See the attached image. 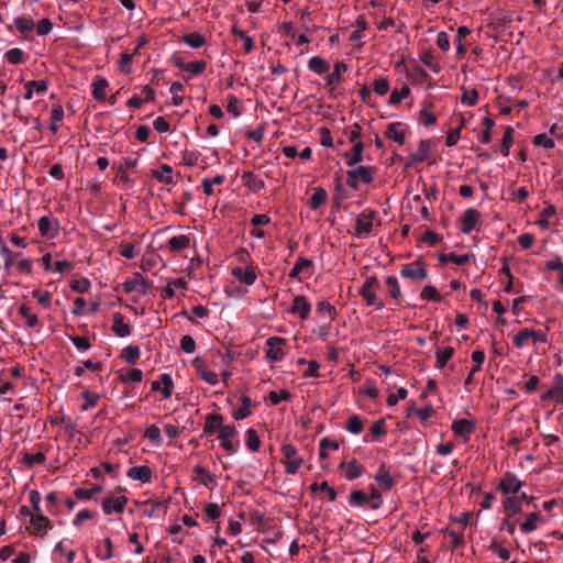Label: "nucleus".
I'll use <instances>...</instances> for the list:
<instances>
[{
    "mask_svg": "<svg viewBox=\"0 0 563 563\" xmlns=\"http://www.w3.org/2000/svg\"><path fill=\"white\" fill-rule=\"evenodd\" d=\"M454 354V349L452 346H446L444 349H438L435 351V358H437V362H435V367L438 369H442L448 361L453 356Z\"/></svg>",
    "mask_w": 563,
    "mask_h": 563,
    "instance_id": "nucleus-31",
    "label": "nucleus"
},
{
    "mask_svg": "<svg viewBox=\"0 0 563 563\" xmlns=\"http://www.w3.org/2000/svg\"><path fill=\"white\" fill-rule=\"evenodd\" d=\"M376 216L377 212L375 210L361 212L355 219L354 235L362 238L363 235L369 234L373 229L372 222Z\"/></svg>",
    "mask_w": 563,
    "mask_h": 563,
    "instance_id": "nucleus-4",
    "label": "nucleus"
},
{
    "mask_svg": "<svg viewBox=\"0 0 563 563\" xmlns=\"http://www.w3.org/2000/svg\"><path fill=\"white\" fill-rule=\"evenodd\" d=\"M534 334H536V330H533V329L525 328V329L520 330L514 336L515 346L518 349H522L526 345V343L528 342V340H530L531 336Z\"/></svg>",
    "mask_w": 563,
    "mask_h": 563,
    "instance_id": "nucleus-40",
    "label": "nucleus"
},
{
    "mask_svg": "<svg viewBox=\"0 0 563 563\" xmlns=\"http://www.w3.org/2000/svg\"><path fill=\"white\" fill-rule=\"evenodd\" d=\"M282 454L285 462V472L288 475H295L303 463V460L297 455V449L290 443H286L282 446Z\"/></svg>",
    "mask_w": 563,
    "mask_h": 563,
    "instance_id": "nucleus-1",
    "label": "nucleus"
},
{
    "mask_svg": "<svg viewBox=\"0 0 563 563\" xmlns=\"http://www.w3.org/2000/svg\"><path fill=\"white\" fill-rule=\"evenodd\" d=\"M504 508L507 514V517H515L516 515L522 511V505L520 504L519 498L507 497L504 501Z\"/></svg>",
    "mask_w": 563,
    "mask_h": 563,
    "instance_id": "nucleus-34",
    "label": "nucleus"
},
{
    "mask_svg": "<svg viewBox=\"0 0 563 563\" xmlns=\"http://www.w3.org/2000/svg\"><path fill=\"white\" fill-rule=\"evenodd\" d=\"M232 275L242 284L252 286L256 282L255 267L249 266L245 269L242 267L232 268Z\"/></svg>",
    "mask_w": 563,
    "mask_h": 563,
    "instance_id": "nucleus-14",
    "label": "nucleus"
},
{
    "mask_svg": "<svg viewBox=\"0 0 563 563\" xmlns=\"http://www.w3.org/2000/svg\"><path fill=\"white\" fill-rule=\"evenodd\" d=\"M190 244V239L185 235H176L168 240V247L172 252H180L187 249Z\"/></svg>",
    "mask_w": 563,
    "mask_h": 563,
    "instance_id": "nucleus-29",
    "label": "nucleus"
},
{
    "mask_svg": "<svg viewBox=\"0 0 563 563\" xmlns=\"http://www.w3.org/2000/svg\"><path fill=\"white\" fill-rule=\"evenodd\" d=\"M64 119V109L60 104H54L51 112L52 123L49 125V130L53 133H57L59 128V122Z\"/></svg>",
    "mask_w": 563,
    "mask_h": 563,
    "instance_id": "nucleus-36",
    "label": "nucleus"
},
{
    "mask_svg": "<svg viewBox=\"0 0 563 563\" xmlns=\"http://www.w3.org/2000/svg\"><path fill=\"white\" fill-rule=\"evenodd\" d=\"M541 520V515L538 511L531 512L527 516L526 520L520 525V529L523 533H530L538 527V522Z\"/></svg>",
    "mask_w": 563,
    "mask_h": 563,
    "instance_id": "nucleus-32",
    "label": "nucleus"
},
{
    "mask_svg": "<svg viewBox=\"0 0 563 563\" xmlns=\"http://www.w3.org/2000/svg\"><path fill=\"white\" fill-rule=\"evenodd\" d=\"M556 212V208L553 205H548L547 208L541 212V219L538 221V224L542 229H547L549 227V217L554 216Z\"/></svg>",
    "mask_w": 563,
    "mask_h": 563,
    "instance_id": "nucleus-63",
    "label": "nucleus"
},
{
    "mask_svg": "<svg viewBox=\"0 0 563 563\" xmlns=\"http://www.w3.org/2000/svg\"><path fill=\"white\" fill-rule=\"evenodd\" d=\"M476 428V421L468 419H456L452 422L451 429L452 431L459 435L463 437L466 440L474 432Z\"/></svg>",
    "mask_w": 563,
    "mask_h": 563,
    "instance_id": "nucleus-8",
    "label": "nucleus"
},
{
    "mask_svg": "<svg viewBox=\"0 0 563 563\" xmlns=\"http://www.w3.org/2000/svg\"><path fill=\"white\" fill-rule=\"evenodd\" d=\"M523 486V482L519 481L517 476L511 473L507 472L501 481L499 482L497 488L504 494H517L520 488Z\"/></svg>",
    "mask_w": 563,
    "mask_h": 563,
    "instance_id": "nucleus-6",
    "label": "nucleus"
},
{
    "mask_svg": "<svg viewBox=\"0 0 563 563\" xmlns=\"http://www.w3.org/2000/svg\"><path fill=\"white\" fill-rule=\"evenodd\" d=\"M111 330L119 338H125L130 335L131 328L128 323L124 322V316L121 312L113 313V324Z\"/></svg>",
    "mask_w": 563,
    "mask_h": 563,
    "instance_id": "nucleus-19",
    "label": "nucleus"
},
{
    "mask_svg": "<svg viewBox=\"0 0 563 563\" xmlns=\"http://www.w3.org/2000/svg\"><path fill=\"white\" fill-rule=\"evenodd\" d=\"M81 397L85 399V404L81 405L82 411H87L93 406H96L97 401L100 399L99 394L89 390H84L81 393Z\"/></svg>",
    "mask_w": 563,
    "mask_h": 563,
    "instance_id": "nucleus-54",
    "label": "nucleus"
},
{
    "mask_svg": "<svg viewBox=\"0 0 563 563\" xmlns=\"http://www.w3.org/2000/svg\"><path fill=\"white\" fill-rule=\"evenodd\" d=\"M346 70H347L346 64L341 63V62L336 63L334 65L333 73L329 74L325 77L327 86L334 87V86L339 85L342 81L341 73L346 71Z\"/></svg>",
    "mask_w": 563,
    "mask_h": 563,
    "instance_id": "nucleus-27",
    "label": "nucleus"
},
{
    "mask_svg": "<svg viewBox=\"0 0 563 563\" xmlns=\"http://www.w3.org/2000/svg\"><path fill=\"white\" fill-rule=\"evenodd\" d=\"M286 343V340L280 336H269L266 340V345L268 346L266 351V358L269 362H280L285 357V351L283 345Z\"/></svg>",
    "mask_w": 563,
    "mask_h": 563,
    "instance_id": "nucleus-5",
    "label": "nucleus"
},
{
    "mask_svg": "<svg viewBox=\"0 0 563 563\" xmlns=\"http://www.w3.org/2000/svg\"><path fill=\"white\" fill-rule=\"evenodd\" d=\"M183 41L192 48H200L206 44V37L198 32L185 34Z\"/></svg>",
    "mask_w": 563,
    "mask_h": 563,
    "instance_id": "nucleus-39",
    "label": "nucleus"
},
{
    "mask_svg": "<svg viewBox=\"0 0 563 563\" xmlns=\"http://www.w3.org/2000/svg\"><path fill=\"white\" fill-rule=\"evenodd\" d=\"M29 500L31 504V510L33 511L32 515L33 514H43V510L41 508L42 497H41V494L38 490H36V489L30 490Z\"/></svg>",
    "mask_w": 563,
    "mask_h": 563,
    "instance_id": "nucleus-58",
    "label": "nucleus"
},
{
    "mask_svg": "<svg viewBox=\"0 0 563 563\" xmlns=\"http://www.w3.org/2000/svg\"><path fill=\"white\" fill-rule=\"evenodd\" d=\"M141 350L137 345H128L122 351V357L129 364H135L137 360L140 358Z\"/></svg>",
    "mask_w": 563,
    "mask_h": 563,
    "instance_id": "nucleus-45",
    "label": "nucleus"
},
{
    "mask_svg": "<svg viewBox=\"0 0 563 563\" xmlns=\"http://www.w3.org/2000/svg\"><path fill=\"white\" fill-rule=\"evenodd\" d=\"M14 24L19 32L23 34L33 31V29L35 27V23L33 19L30 16H19L15 19Z\"/></svg>",
    "mask_w": 563,
    "mask_h": 563,
    "instance_id": "nucleus-48",
    "label": "nucleus"
},
{
    "mask_svg": "<svg viewBox=\"0 0 563 563\" xmlns=\"http://www.w3.org/2000/svg\"><path fill=\"white\" fill-rule=\"evenodd\" d=\"M479 217L481 213L475 208L466 209L461 218V231L465 234H470L472 230H474V228L476 227Z\"/></svg>",
    "mask_w": 563,
    "mask_h": 563,
    "instance_id": "nucleus-11",
    "label": "nucleus"
},
{
    "mask_svg": "<svg viewBox=\"0 0 563 563\" xmlns=\"http://www.w3.org/2000/svg\"><path fill=\"white\" fill-rule=\"evenodd\" d=\"M369 432H371L372 439H368L367 437H365L364 442L373 441L376 438H379V437L386 434L387 431H386V427H385V420L379 419V420L375 421L372 424Z\"/></svg>",
    "mask_w": 563,
    "mask_h": 563,
    "instance_id": "nucleus-47",
    "label": "nucleus"
},
{
    "mask_svg": "<svg viewBox=\"0 0 563 563\" xmlns=\"http://www.w3.org/2000/svg\"><path fill=\"white\" fill-rule=\"evenodd\" d=\"M431 150V141L430 140H421L419 142V147L417 153L411 155V161L413 163H422L427 161L430 156Z\"/></svg>",
    "mask_w": 563,
    "mask_h": 563,
    "instance_id": "nucleus-24",
    "label": "nucleus"
},
{
    "mask_svg": "<svg viewBox=\"0 0 563 563\" xmlns=\"http://www.w3.org/2000/svg\"><path fill=\"white\" fill-rule=\"evenodd\" d=\"M364 143L362 141H357L354 143L353 147L343 154L345 163L349 167H354L357 164L364 161Z\"/></svg>",
    "mask_w": 563,
    "mask_h": 563,
    "instance_id": "nucleus-9",
    "label": "nucleus"
},
{
    "mask_svg": "<svg viewBox=\"0 0 563 563\" xmlns=\"http://www.w3.org/2000/svg\"><path fill=\"white\" fill-rule=\"evenodd\" d=\"M512 135H514L512 128L511 126H506L505 128L504 136L501 139V143H500V152H501V154L505 157L509 155L510 146L514 143V136Z\"/></svg>",
    "mask_w": 563,
    "mask_h": 563,
    "instance_id": "nucleus-43",
    "label": "nucleus"
},
{
    "mask_svg": "<svg viewBox=\"0 0 563 563\" xmlns=\"http://www.w3.org/2000/svg\"><path fill=\"white\" fill-rule=\"evenodd\" d=\"M385 282L388 287L389 296L395 300L399 299L401 296V291L397 278L394 276H387Z\"/></svg>",
    "mask_w": 563,
    "mask_h": 563,
    "instance_id": "nucleus-56",
    "label": "nucleus"
},
{
    "mask_svg": "<svg viewBox=\"0 0 563 563\" xmlns=\"http://www.w3.org/2000/svg\"><path fill=\"white\" fill-rule=\"evenodd\" d=\"M184 90V85L181 82L175 81L170 85L169 91L173 95V104L180 106L184 98L178 93Z\"/></svg>",
    "mask_w": 563,
    "mask_h": 563,
    "instance_id": "nucleus-64",
    "label": "nucleus"
},
{
    "mask_svg": "<svg viewBox=\"0 0 563 563\" xmlns=\"http://www.w3.org/2000/svg\"><path fill=\"white\" fill-rule=\"evenodd\" d=\"M353 176L356 177V180H360L364 184H372L374 181L375 174L377 168L375 166H358L349 169Z\"/></svg>",
    "mask_w": 563,
    "mask_h": 563,
    "instance_id": "nucleus-15",
    "label": "nucleus"
},
{
    "mask_svg": "<svg viewBox=\"0 0 563 563\" xmlns=\"http://www.w3.org/2000/svg\"><path fill=\"white\" fill-rule=\"evenodd\" d=\"M328 198V192L323 187H317L309 199V206L312 210L319 209L323 203H325Z\"/></svg>",
    "mask_w": 563,
    "mask_h": 563,
    "instance_id": "nucleus-26",
    "label": "nucleus"
},
{
    "mask_svg": "<svg viewBox=\"0 0 563 563\" xmlns=\"http://www.w3.org/2000/svg\"><path fill=\"white\" fill-rule=\"evenodd\" d=\"M27 529L32 536L45 537L53 529V523L44 514H33Z\"/></svg>",
    "mask_w": 563,
    "mask_h": 563,
    "instance_id": "nucleus-3",
    "label": "nucleus"
},
{
    "mask_svg": "<svg viewBox=\"0 0 563 563\" xmlns=\"http://www.w3.org/2000/svg\"><path fill=\"white\" fill-rule=\"evenodd\" d=\"M400 276L412 280H424L428 277L426 263L422 260H417L401 266Z\"/></svg>",
    "mask_w": 563,
    "mask_h": 563,
    "instance_id": "nucleus-2",
    "label": "nucleus"
},
{
    "mask_svg": "<svg viewBox=\"0 0 563 563\" xmlns=\"http://www.w3.org/2000/svg\"><path fill=\"white\" fill-rule=\"evenodd\" d=\"M143 377V373L139 368H131L126 374L120 375V380L122 383H131V382H141Z\"/></svg>",
    "mask_w": 563,
    "mask_h": 563,
    "instance_id": "nucleus-62",
    "label": "nucleus"
},
{
    "mask_svg": "<svg viewBox=\"0 0 563 563\" xmlns=\"http://www.w3.org/2000/svg\"><path fill=\"white\" fill-rule=\"evenodd\" d=\"M347 192L346 190L344 189L342 183H341V178L338 176L335 178V194L333 196V202H332V209L333 210H339L340 209V206H341V202L345 199H347Z\"/></svg>",
    "mask_w": 563,
    "mask_h": 563,
    "instance_id": "nucleus-30",
    "label": "nucleus"
},
{
    "mask_svg": "<svg viewBox=\"0 0 563 563\" xmlns=\"http://www.w3.org/2000/svg\"><path fill=\"white\" fill-rule=\"evenodd\" d=\"M19 313L25 319L26 325L34 328L38 324V318L35 313L31 312V308L26 305H22L19 308Z\"/></svg>",
    "mask_w": 563,
    "mask_h": 563,
    "instance_id": "nucleus-51",
    "label": "nucleus"
},
{
    "mask_svg": "<svg viewBox=\"0 0 563 563\" xmlns=\"http://www.w3.org/2000/svg\"><path fill=\"white\" fill-rule=\"evenodd\" d=\"M374 481L382 485L386 490H390L395 485V481L386 470L385 464L379 465L378 472L374 476Z\"/></svg>",
    "mask_w": 563,
    "mask_h": 563,
    "instance_id": "nucleus-21",
    "label": "nucleus"
},
{
    "mask_svg": "<svg viewBox=\"0 0 563 563\" xmlns=\"http://www.w3.org/2000/svg\"><path fill=\"white\" fill-rule=\"evenodd\" d=\"M194 367L197 369L199 376L208 384L214 386L219 383L218 374L207 368L205 362L200 357L192 361Z\"/></svg>",
    "mask_w": 563,
    "mask_h": 563,
    "instance_id": "nucleus-13",
    "label": "nucleus"
},
{
    "mask_svg": "<svg viewBox=\"0 0 563 563\" xmlns=\"http://www.w3.org/2000/svg\"><path fill=\"white\" fill-rule=\"evenodd\" d=\"M246 446L251 452H257L261 448V439L252 428L246 430Z\"/></svg>",
    "mask_w": 563,
    "mask_h": 563,
    "instance_id": "nucleus-46",
    "label": "nucleus"
},
{
    "mask_svg": "<svg viewBox=\"0 0 563 563\" xmlns=\"http://www.w3.org/2000/svg\"><path fill=\"white\" fill-rule=\"evenodd\" d=\"M340 467L346 468L345 477L349 481L358 478L364 472V467L356 460H352L349 463L342 462Z\"/></svg>",
    "mask_w": 563,
    "mask_h": 563,
    "instance_id": "nucleus-23",
    "label": "nucleus"
},
{
    "mask_svg": "<svg viewBox=\"0 0 563 563\" xmlns=\"http://www.w3.org/2000/svg\"><path fill=\"white\" fill-rule=\"evenodd\" d=\"M310 310L311 305L307 298L299 295L294 298L289 312L299 314L302 320H306L309 317Z\"/></svg>",
    "mask_w": 563,
    "mask_h": 563,
    "instance_id": "nucleus-12",
    "label": "nucleus"
},
{
    "mask_svg": "<svg viewBox=\"0 0 563 563\" xmlns=\"http://www.w3.org/2000/svg\"><path fill=\"white\" fill-rule=\"evenodd\" d=\"M141 284H145V279L140 273H135L133 278H129L122 284V287L126 294H130L140 291Z\"/></svg>",
    "mask_w": 563,
    "mask_h": 563,
    "instance_id": "nucleus-35",
    "label": "nucleus"
},
{
    "mask_svg": "<svg viewBox=\"0 0 563 563\" xmlns=\"http://www.w3.org/2000/svg\"><path fill=\"white\" fill-rule=\"evenodd\" d=\"M25 93H24V99L25 100H31L33 98V89H36V93L38 95H42V93H45L48 89V82L47 80H31V81H27L25 85Z\"/></svg>",
    "mask_w": 563,
    "mask_h": 563,
    "instance_id": "nucleus-22",
    "label": "nucleus"
},
{
    "mask_svg": "<svg viewBox=\"0 0 563 563\" xmlns=\"http://www.w3.org/2000/svg\"><path fill=\"white\" fill-rule=\"evenodd\" d=\"M312 266V261L306 257H299L295 263L294 267L289 272V278H297L299 274L305 269Z\"/></svg>",
    "mask_w": 563,
    "mask_h": 563,
    "instance_id": "nucleus-50",
    "label": "nucleus"
},
{
    "mask_svg": "<svg viewBox=\"0 0 563 563\" xmlns=\"http://www.w3.org/2000/svg\"><path fill=\"white\" fill-rule=\"evenodd\" d=\"M291 397L290 391L287 389H282L279 393L272 390L268 394V399L273 405H278L282 400L289 401Z\"/></svg>",
    "mask_w": 563,
    "mask_h": 563,
    "instance_id": "nucleus-60",
    "label": "nucleus"
},
{
    "mask_svg": "<svg viewBox=\"0 0 563 563\" xmlns=\"http://www.w3.org/2000/svg\"><path fill=\"white\" fill-rule=\"evenodd\" d=\"M161 382L164 385V387L162 389L163 397L165 399L170 398L172 394H173V388H174V383H173L172 376L167 373H164L161 375Z\"/></svg>",
    "mask_w": 563,
    "mask_h": 563,
    "instance_id": "nucleus-59",
    "label": "nucleus"
},
{
    "mask_svg": "<svg viewBox=\"0 0 563 563\" xmlns=\"http://www.w3.org/2000/svg\"><path fill=\"white\" fill-rule=\"evenodd\" d=\"M90 282L87 278L74 279L70 282V288L79 294H85L90 289Z\"/></svg>",
    "mask_w": 563,
    "mask_h": 563,
    "instance_id": "nucleus-61",
    "label": "nucleus"
},
{
    "mask_svg": "<svg viewBox=\"0 0 563 563\" xmlns=\"http://www.w3.org/2000/svg\"><path fill=\"white\" fill-rule=\"evenodd\" d=\"M128 476L133 481H140L141 483H148L153 476L152 470L146 466H133L129 468Z\"/></svg>",
    "mask_w": 563,
    "mask_h": 563,
    "instance_id": "nucleus-18",
    "label": "nucleus"
},
{
    "mask_svg": "<svg viewBox=\"0 0 563 563\" xmlns=\"http://www.w3.org/2000/svg\"><path fill=\"white\" fill-rule=\"evenodd\" d=\"M194 473L202 485L208 486L209 484H216L214 475L210 474L203 466L199 464L195 465Z\"/></svg>",
    "mask_w": 563,
    "mask_h": 563,
    "instance_id": "nucleus-41",
    "label": "nucleus"
},
{
    "mask_svg": "<svg viewBox=\"0 0 563 563\" xmlns=\"http://www.w3.org/2000/svg\"><path fill=\"white\" fill-rule=\"evenodd\" d=\"M340 444L338 441L331 440L329 438H322L319 442V459L327 460L328 453L327 449L339 450Z\"/></svg>",
    "mask_w": 563,
    "mask_h": 563,
    "instance_id": "nucleus-42",
    "label": "nucleus"
},
{
    "mask_svg": "<svg viewBox=\"0 0 563 563\" xmlns=\"http://www.w3.org/2000/svg\"><path fill=\"white\" fill-rule=\"evenodd\" d=\"M223 416L220 413H208L206 416V421L203 426V433L205 434H212L216 431H220L222 424H223Z\"/></svg>",
    "mask_w": 563,
    "mask_h": 563,
    "instance_id": "nucleus-17",
    "label": "nucleus"
},
{
    "mask_svg": "<svg viewBox=\"0 0 563 563\" xmlns=\"http://www.w3.org/2000/svg\"><path fill=\"white\" fill-rule=\"evenodd\" d=\"M40 234L43 238H54L59 230V222L51 216H43L37 221Z\"/></svg>",
    "mask_w": 563,
    "mask_h": 563,
    "instance_id": "nucleus-7",
    "label": "nucleus"
},
{
    "mask_svg": "<svg viewBox=\"0 0 563 563\" xmlns=\"http://www.w3.org/2000/svg\"><path fill=\"white\" fill-rule=\"evenodd\" d=\"M252 400L249 396L243 395L241 397V407L238 410H233L232 417L235 420H243L251 415Z\"/></svg>",
    "mask_w": 563,
    "mask_h": 563,
    "instance_id": "nucleus-25",
    "label": "nucleus"
},
{
    "mask_svg": "<svg viewBox=\"0 0 563 563\" xmlns=\"http://www.w3.org/2000/svg\"><path fill=\"white\" fill-rule=\"evenodd\" d=\"M349 504L352 507H364L368 504V495L361 489L353 490L349 496Z\"/></svg>",
    "mask_w": 563,
    "mask_h": 563,
    "instance_id": "nucleus-38",
    "label": "nucleus"
},
{
    "mask_svg": "<svg viewBox=\"0 0 563 563\" xmlns=\"http://www.w3.org/2000/svg\"><path fill=\"white\" fill-rule=\"evenodd\" d=\"M308 68L318 75H323L329 71L330 66L320 56H313L308 60Z\"/></svg>",
    "mask_w": 563,
    "mask_h": 563,
    "instance_id": "nucleus-28",
    "label": "nucleus"
},
{
    "mask_svg": "<svg viewBox=\"0 0 563 563\" xmlns=\"http://www.w3.org/2000/svg\"><path fill=\"white\" fill-rule=\"evenodd\" d=\"M242 180L244 181V185L254 192H258L265 188L264 180L251 170H245L242 174Z\"/></svg>",
    "mask_w": 563,
    "mask_h": 563,
    "instance_id": "nucleus-20",
    "label": "nucleus"
},
{
    "mask_svg": "<svg viewBox=\"0 0 563 563\" xmlns=\"http://www.w3.org/2000/svg\"><path fill=\"white\" fill-rule=\"evenodd\" d=\"M172 174H173L172 166H169L168 164H163L161 166V172H158V170L153 172V177L156 180H158L159 183L170 185V184H174Z\"/></svg>",
    "mask_w": 563,
    "mask_h": 563,
    "instance_id": "nucleus-33",
    "label": "nucleus"
},
{
    "mask_svg": "<svg viewBox=\"0 0 563 563\" xmlns=\"http://www.w3.org/2000/svg\"><path fill=\"white\" fill-rule=\"evenodd\" d=\"M371 494L368 495V505L371 509H378L383 504V496L379 489L371 485Z\"/></svg>",
    "mask_w": 563,
    "mask_h": 563,
    "instance_id": "nucleus-53",
    "label": "nucleus"
},
{
    "mask_svg": "<svg viewBox=\"0 0 563 563\" xmlns=\"http://www.w3.org/2000/svg\"><path fill=\"white\" fill-rule=\"evenodd\" d=\"M128 504V497L119 496L115 498L109 497L102 501V510L106 515H110L113 511L121 514Z\"/></svg>",
    "mask_w": 563,
    "mask_h": 563,
    "instance_id": "nucleus-10",
    "label": "nucleus"
},
{
    "mask_svg": "<svg viewBox=\"0 0 563 563\" xmlns=\"http://www.w3.org/2000/svg\"><path fill=\"white\" fill-rule=\"evenodd\" d=\"M45 460L46 457L43 452H37L36 454L24 452L22 457V462L29 467H32L34 464H43Z\"/></svg>",
    "mask_w": 563,
    "mask_h": 563,
    "instance_id": "nucleus-52",
    "label": "nucleus"
},
{
    "mask_svg": "<svg viewBox=\"0 0 563 563\" xmlns=\"http://www.w3.org/2000/svg\"><path fill=\"white\" fill-rule=\"evenodd\" d=\"M363 428L364 423L358 415H352L346 421L345 429L353 434H360Z\"/></svg>",
    "mask_w": 563,
    "mask_h": 563,
    "instance_id": "nucleus-44",
    "label": "nucleus"
},
{
    "mask_svg": "<svg viewBox=\"0 0 563 563\" xmlns=\"http://www.w3.org/2000/svg\"><path fill=\"white\" fill-rule=\"evenodd\" d=\"M410 92H411V90H410L409 86L404 85L400 90H397V89L393 90V92L389 96L388 103L396 106V104L400 103L404 98L409 97Z\"/></svg>",
    "mask_w": 563,
    "mask_h": 563,
    "instance_id": "nucleus-49",
    "label": "nucleus"
},
{
    "mask_svg": "<svg viewBox=\"0 0 563 563\" xmlns=\"http://www.w3.org/2000/svg\"><path fill=\"white\" fill-rule=\"evenodd\" d=\"M423 300L440 302L442 300L441 295L434 286L428 285L423 287L420 294Z\"/></svg>",
    "mask_w": 563,
    "mask_h": 563,
    "instance_id": "nucleus-55",
    "label": "nucleus"
},
{
    "mask_svg": "<svg viewBox=\"0 0 563 563\" xmlns=\"http://www.w3.org/2000/svg\"><path fill=\"white\" fill-rule=\"evenodd\" d=\"M108 86L109 82L107 79L98 78L92 84V96L99 101H104L107 99L104 91Z\"/></svg>",
    "mask_w": 563,
    "mask_h": 563,
    "instance_id": "nucleus-37",
    "label": "nucleus"
},
{
    "mask_svg": "<svg viewBox=\"0 0 563 563\" xmlns=\"http://www.w3.org/2000/svg\"><path fill=\"white\" fill-rule=\"evenodd\" d=\"M404 123L402 122H393L387 125L385 135L398 143L399 145H404L406 142V133L401 130Z\"/></svg>",
    "mask_w": 563,
    "mask_h": 563,
    "instance_id": "nucleus-16",
    "label": "nucleus"
},
{
    "mask_svg": "<svg viewBox=\"0 0 563 563\" xmlns=\"http://www.w3.org/2000/svg\"><path fill=\"white\" fill-rule=\"evenodd\" d=\"M4 56L9 63L16 65L25 60L26 54L20 48H11Z\"/></svg>",
    "mask_w": 563,
    "mask_h": 563,
    "instance_id": "nucleus-57",
    "label": "nucleus"
}]
</instances>
